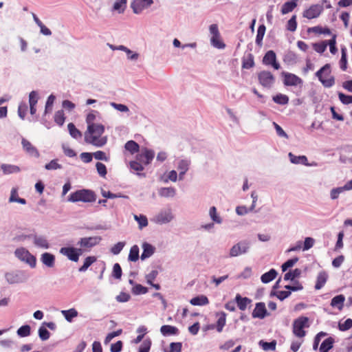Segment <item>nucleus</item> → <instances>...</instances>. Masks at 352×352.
Instances as JSON below:
<instances>
[{"instance_id": "1", "label": "nucleus", "mask_w": 352, "mask_h": 352, "mask_svg": "<svg viewBox=\"0 0 352 352\" xmlns=\"http://www.w3.org/2000/svg\"><path fill=\"white\" fill-rule=\"evenodd\" d=\"M104 132V126L101 124L87 126V129L85 133V142L96 147L103 146L107 142V138L102 136Z\"/></svg>"}, {"instance_id": "2", "label": "nucleus", "mask_w": 352, "mask_h": 352, "mask_svg": "<svg viewBox=\"0 0 352 352\" xmlns=\"http://www.w3.org/2000/svg\"><path fill=\"white\" fill-rule=\"evenodd\" d=\"M96 199V194L94 191L87 189L76 190L70 194L67 201L70 202L82 201L84 203H91Z\"/></svg>"}, {"instance_id": "3", "label": "nucleus", "mask_w": 352, "mask_h": 352, "mask_svg": "<svg viewBox=\"0 0 352 352\" xmlns=\"http://www.w3.org/2000/svg\"><path fill=\"white\" fill-rule=\"evenodd\" d=\"M309 327V318L305 316L299 317L293 322V333L296 337L303 338L306 335L304 328Z\"/></svg>"}, {"instance_id": "4", "label": "nucleus", "mask_w": 352, "mask_h": 352, "mask_svg": "<svg viewBox=\"0 0 352 352\" xmlns=\"http://www.w3.org/2000/svg\"><path fill=\"white\" fill-rule=\"evenodd\" d=\"M330 73L331 71L329 64L324 65L316 73V76L318 78V80L321 82L324 87L329 88L335 84V78L333 76H330L327 79H324L323 78L322 74H324L325 76H329Z\"/></svg>"}, {"instance_id": "5", "label": "nucleus", "mask_w": 352, "mask_h": 352, "mask_svg": "<svg viewBox=\"0 0 352 352\" xmlns=\"http://www.w3.org/2000/svg\"><path fill=\"white\" fill-rule=\"evenodd\" d=\"M210 33L212 34L210 38L211 45L217 49H223L226 47L225 43L221 41L220 33L217 24H212L209 27Z\"/></svg>"}, {"instance_id": "6", "label": "nucleus", "mask_w": 352, "mask_h": 352, "mask_svg": "<svg viewBox=\"0 0 352 352\" xmlns=\"http://www.w3.org/2000/svg\"><path fill=\"white\" fill-rule=\"evenodd\" d=\"M60 253L67 256L72 262H78L79 256L82 254L81 248H75L73 247L61 248Z\"/></svg>"}, {"instance_id": "7", "label": "nucleus", "mask_w": 352, "mask_h": 352, "mask_svg": "<svg viewBox=\"0 0 352 352\" xmlns=\"http://www.w3.org/2000/svg\"><path fill=\"white\" fill-rule=\"evenodd\" d=\"M15 256L22 262L26 264H35L36 258L32 255L30 252L24 248H20L15 250Z\"/></svg>"}, {"instance_id": "8", "label": "nucleus", "mask_w": 352, "mask_h": 352, "mask_svg": "<svg viewBox=\"0 0 352 352\" xmlns=\"http://www.w3.org/2000/svg\"><path fill=\"white\" fill-rule=\"evenodd\" d=\"M174 219V215L171 209L167 208L161 210L154 217V221L158 224H166L170 222Z\"/></svg>"}, {"instance_id": "9", "label": "nucleus", "mask_w": 352, "mask_h": 352, "mask_svg": "<svg viewBox=\"0 0 352 352\" xmlns=\"http://www.w3.org/2000/svg\"><path fill=\"white\" fill-rule=\"evenodd\" d=\"M153 3V0H133L131 8L133 13L140 14L144 9L149 8Z\"/></svg>"}, {"instance_id": "10", "label": "nucleus", "mask_w": 352, "mask_h": 352, "mask_svg": "<svg viewBox=\"0 0 352 352\" xmlns=\"http://www.w3.org/2000/svg\"><path fill=\"white\" fill-rule=\"evenodd\" d=\"M250 246V243L248 241H241L232 246L230 249V255L232 256H237L240 254L246 253Z\"/></svg>"}, {"instance_id": "11", "label": "nucleus", "mask_w": 352, "mask_h": 352, "mask_svg": "<svg viewBox=\"0 0 352 352\" xmlns=\"http://www.w3.org/2000/svg\"><path fill=\"white\" fill-rule=\"evenodd\" d=\"M260 84L267 88H270L274 83V77L271 72L268 71L261 72L258 75Z\"/></svg>"}, {"instance_id": "12", "label": "nucleus", "mask_w": 352, "mask_h": 352, "mask_svg": "<svg viewBox=\"0 0 352 352\" xmlns=\"http://www.w3.org/2000/svg\"><path fill=\"white\" fill-rule=\"evenodd\" d=\"M5 276L9 283L14 284L25 280L28 275L24 272L17 271L6 273Z\"/></svg>"}, {"instance_id": "13", "label": "nucleus", "mask_w": 352, "mask_h": 352, "mask_svg": "<svg viewBox=\"0 0 352 352\" xmlns=\"http://www.w3.org/2000/svg\"><path fill=\"white\" fill-rule=\"evenodd\" d=\"M322 6L318 4L312 5L309 8L307 9L303 12V16L309 19L318 17L322 12Z\"/></svg>"}, {"instance_id": "14", "label": "nucleus", "mask_w": 352, "mask_h": 352, "mask_svg": "<svg viewBox=\"0 0 352 352\" xmlns=\"http://www.w3.org/2000/svg\"><path fill=\"white\" fill-rule=\"evenodd\" d=\"M263 63L266 65H272L275 69L280 68V64L276 62V54L272 50L266 52L263 58Z\"/></svg>"}, {"instance_id": "15", "label": "nucleus", "mask_w": 352, "mask_h": 352, "mask_svg": "<svg viewBox=\"0 0 352 352\" xmlns=\"http://www.w3.org/2000/svg\"><path fill=\"white\" fill-rule=\"evenodd\" d=\"M21 144L23 150L27 154L36 158L39 157L40 154L38 149L32 143L25 138H22Z\"/></svg>"}, {"instance_id": "16", "label": "nucleus", "mask_w": 352, "mask_h": 352, "mask_svg": "<svg viewBox=\"0 0 352 352\" xmlns=\"http://www.w3.org/2000/svg\"><path fill=\"white\" fill-rule=\"evenodd\" d=\"M100 236H91L82 238L78 243L81 248H90L99 243L101 241Z\"/></svg>"}, {"instance_id": "17", "label": "nucleus", "mask_w": 352, "mask_h": 352, "mask_svg": "<svg viewBox=\"0 0 352 352\" xmlns=\"http://www.w3.org/2000/svg\"><path fill=\"white\" fill-rule=\"evenodd\" d=\"M268 315L267 311L264 302H257L252 311V316L254 318L263 319Z\"/></svg>"}, {"instance_id": "18", "label": "nucleus", "mask_w": 352, "mask_h": 352, "mask_svg": "<svg viewBox=\"0 0 352 352\" xmlns=\"http://www.w3.org/2000/svg\"><path fill=\"white\" fill-rule=\"evenodd\" d=\"M155 153L153 150L144 148L142 151L141 154L138 157V160L143 162L144 164H149L154 158Z\"/></svg>"}, {"instance_id": "19", "label": "nucleus", "mask_w": 352, "mask_h": 352, "mask_svg": "<svg viewBox=\"0 0 352 352\" xmlns=\"http://www.w3.org/2000/svg\"><path fill=\"white\" fill-rule=\"evenodd\" d=\"M284 76V84L287 86H296L302 83V79L295 74L285 73Z\"/></svg>"}, {"instance_id": "20", "label": "nucleus", "mask_w": 352, "mask_h": 352, "mask_svg": "<svg viewBox=\"0 0 352 352\" xmlns=\"http://www.w3.org/2000/svg\"><path fill=\"white\" fill-rule=\"evenodd\" d=\"M142 248L143 250L140 256L142 261H144L146 258L151 257L155 252V248L147 242L142 243Z\"/></svg>"}, {"instance_id": "21", "label": "nucleus", "mask_w": 352, "mask_h": 352, "mask_svg": "<svg viewBox=\"0 0 352 352\" xmlns=\"http://www.w3.org/2000/svg\"><path fill=\"white\" fill-rule=\"evenodd\" d=\"M345 297L342 294L336 296L331 299V306L337 308L339 311H342L344 307Z\"/></svg>"}, {"instance_id": "22", "label": "nucleus", "mask_w": 352, "mask_h": 352, "mask_svg": "<svg viewBox=\"0 0 352 352\" xmlns=\"http://www.w3.org/2000/svg\"><path fill=\"white\" fill-rule=\"evenodd\" d=\"M1 168L4 175L17 173L21 171V168L19 166L8 164H2L1 165Z\"/></svg>"}, {"instance_id": "23", "label": "nucleus", "mask_w": 352, "mask_h": 352, "mask_svg": "<svg viewBox=\"0 0 352 352\" xmlns=\"http://www.w3.org/2000/svg\"><path fill=\"white\" fill-rule=\"evenodd\" d=\"M328 277H329V276L325 272H324V271L320 272L317 276L316 283L315 285V289L317 290H319L322 287H323V286L327 283Z\"/></svg>"}, {"instance_id": "24", "label": "nucleus", "mask_w": 352, "mask_h": 352, "mask_svg": "<svg viewBox=\"0 0 352 352\" xmlns=\"http://www.w3.org/2000/svg\"><path fill=\"white\" fill-rule=\"evenodd\" d=\"M160 332L164 336H169L177 335L179 333V329L174 326L163 325L160 328Z\"/></svg>"}, {"instance_id": "25", "label": "nucleus", "mask_w": 352, "mask_h": 352, "mask_svg": "<svg viewBox=\"0 0 352 352\" xmlns=\"http://www.w3.org/2000/svg\"><path fill=\"white\" fill-rule=\"evenodd\" d=\"M190 303L194 306H203L209 303L208 298L204 295H199L192 298L190 300Z\"/></svg>"}, {"instance_id": "26", "label": "nucleus", "mask_w": 352, "mask_h": 352, "mask_svg": "<svg viewBox=\"0 0 352 352\" xmlns=\"http://www.w3.org/2000/svg\"><path fill=\"white\" fill-rule=\"evenodd\" d=\"M235 301L240 310L244 311L246 309L247 306L251 302V300L247 297H241L240 294H236Z\"/></svg>"}, {"instance_id": "27", "label": "nucleus", "mask_w": 352, "mask_h": 352, "mask_svg": "<svg viewBox=\"0 0 352 352\" xmlns=\"http://www.w3.org/2000/svg\"><path fill=\"white\" fill-rule=\"evenodd\" d=\"M159 195L163 197H173L176 195V190L173 187H163L159 189Z\"/></svg>"}, {"instance_id": "28", "label": "nucleus", "mask_w": 352, "mask_h": 352, "mask_svg": "<svg viewBox=\"0 0 352 352\" xmlns=\"http://www.w3.org/2000/svg\"><path fill=\"white\" fill-rule=\"evenodd\" d=\"M61 314L64 316L65 319L69 322H72L73 319L78 315V312L74 308H71L67 310H62Z\"/></svg>"}, {"instance_id": "29", "label": "nucleus", "mask_w": 352, "mask_h": 352, "mask_svg": "<svg viewBox=\"0 0 352 352\" xmlns=\"http://www.w3.org/2000/svg\"><path fill=\"white\" fill-rule=\"evenodd\" d=\"M298 0H292L290 1L285 2L281 8V13L286 14L292 12L297 6Z\"/></svg>"}, {"instance_id": "30", "label": "nucleus", "mask_w": 352, "mask_h": 352, "mask_svg": "<svg viewBox=\"0 0 352 352\" xmlns=\"http://www.w3.org/2000/svg\"><path fill=\"white\" fill-rule=\"evenodd\" d=\"M191 164V161L188 159H180L177 164V168L179 171L188 172Z\"/></svg>"}, {"instance_id": "31", "label": "nucleus", "mask_w": 352, "mask_h": 352, "mask_svg": "<svg viewBox=\"0 0 352 352\" xmlns=\"http://www.w3.org/2000/svg\"><path fill=\"white\" fill-rule=\"evenodd\" d=\"M277 276V272L274 269H271L269 272L263 274L261 280L263 283H268L273 280Z\"/></svg>"}, {"instance_id": "32", "label": "nucleus", "mask_w": 352, "mask_h": 352, "mask_svg": "<svg viewBox=\"0 0 352 352\" xmlns=\"http://www.w3.org/2000/svg\"><path fill=\"white\" fill-rule=\"evenodd\" d=\"M333 342L334 340L331 337L325 339L320 345L319 349L320 352H328L333 348Z\"/></svg>"}, {"instance_id": "33", "label": "nucleus", "mask_w": 352, "mask_h": 352, "mask_svg": "<svg viewBox=\"0 0 352 352\" xmlns=\"http://www.w3.org/2000/svg\"><path fill=\"white\" fill-rule=\"evenodd\" d=\"M289 157L292 163L293 164H302L307 165V158L305 155L296 156L292 153H289Z\"/></svg>"}, {"instance_id": "34", "label": "nucleus", "mask_w": 352, "mask_h": 352, "mask_svg": "<svg viewBox=\"0 0 352 352\" xmlns=\"http://www.w3.org/2000/svg\"><path fill=\"white\" fill-rule=\"evenodd\" d=\"M219 316L216 324V329L218 332H221L223 331V328L226 325V314L224 312H220L218 314Z\"/></svg>"}, {"instance_id": "35", "label": "nucleus", "mask_w": 352, "mask_h": 352, "mask_svg": "<svg viewBox=\"0 0 352 352\" xmlns=\"http://www.w3.org/2000/svg\"><path fill=\"white\" fill-rule=\"evenodd\" d=\"M139 256V247L137 245H134L131 248L128 259L131 262H136Z\"/></svg>"}, {"instance_id": "36", "label": "nucleus", "mask_w": 352, "mask_h": 352, "mask_svg": "<svg viewBox=\"0 0 352 352\" xmlns=\"http://www.w3.org/2000/svg\"><path fill=\"white\" fill-rule=\"evenodd\" d=\"M258 345L264 351H274L276 349V342L275 340H273L270 342H267L263 340H260L258 342Z\"/></svg>"}, {"instance_id": "37", "label": "nucleus", "mask_w": 352, "mask_h": 352, "mask_svg": "<svg viewBox=\"0 0 352 352\" xmlns=\"http://www.w3.org/2000/svg\"><path fill=\"white\" fill-rule=\"evenodd\" d=\"M127 0H117L113 6V10L118 13H123L125 10Z\"/></svg>"}, {"instance_id": "38", "label": "nucleus", "mask_w": 352, "mask_h": 352, "mask_svg": "<svg viewBox=\"0 0 352 352\" xmlns=\"http://www.w3.org/2000/svg\"><path fill=\"white\" fill-rule=\"evenodd\" d=\"M31 328L28 324L23 325L19 327L16 331L17 335L19 337L24 338L28 337L30 335Z\"/></svg>"}, {"instance_id": "39", "label": "nucleus", "mask_w": 352, "mask_h": 352, "mask_svg": "<svg viewBox=\"0 0 352 352\" xmlns=\"http://www.w3.org/2000/svg\"><path fill=\"white\" fill-rule=\"evenodd\" d=\"M209 215L210 219L217 223H222V219L221 217H219L217 212V208L214 206H212L209 210Z\"/></svg>"}, {"instance_id": "40", "label": "nucleus", "mask_w": 352, "mask_h": 352, "mask_svg": "<svg viewBox=\"0 0 352 352\" xmlns=\"http://www.w3.org/2000/svg\"><path fill=\"white\" fill-rule=\"evenodd\" d=\"M133 217L135 220L138 223L139 229L142 230L143 228L148 226V220L146 216L140 214H134Z\"/></svg>"}, {"instance_id": "41", "label": "nucleus", "mask_w": 352, "mask_h": 352, "mask_svg": "<svg viewBox=\"0 0 352 352\" xmlns=\"http://www.w3.org/2000/svg\"><path fill=\"white\" fill-rule=\"evenodd\" d=\"M126 150L131 152L132 154L137 153L139 151V145L133 140L128 141L124 146Z\"/></svg>"}, {"instance_id": "42", "label": "nucleus", "mask_w": 352, "mask_h": 352, "mask_svg": "<svg viewBox=\"0 0 352 352\" xmlns=\"http://www.w3.org/2000/svg\"><path fill=\"white\" fill-rule=\"evenodd\" d=\"M67 128L70 135L76 139L80 138L82 136L81 132L77 129L73 123H69Z\"/></svg>"}, {"instance_id": "43", "label": "nucleus", "mask_w": 352, "mask_h": 352, "mask_svg": "<svg viewBox=\"0 0 352 352\" xmlns=\"http://www.w3.org/2000/svg\"><path fill=\"white\" fill-rule=\"evenodd\" d=\"M34 244L40 248H48V242L46 239L43 236H34Z\"/></svg>"}, {"instance_id": "44", "label": "nucleus", "mask_w": 352, "mask_h": 352, "mask_svg": "<svg viewBox=\"0 0 352 352\" xmlns=\"http://www.w3.org/2000/svg\"><path fill=\"white\" fill-rule=\"evenodd\" d=\"M273 100L279 104H287L289 102V98L286 95L279 94L273 97Z\"/></svg>"}, {"instance_id": "45", "label": "nucleus", "mask_w": 352, "mask_h": 352, "mask_svg": "<svg viewBox=\"0 0 352 352\" xmlns=\"http://www.w3.org/2000/svg\"><path fill=\"white\" fill-rule=\"evenodd\" d=\"M62 165L58 163V160H52L45 165V168L47 170L61 169Z\"/></svg>"}, {"instance_id": "46", "label": "nucleus", "mask_w": 352, "mask_h": 352, "mask_svg": "<svg viewBox=\"0 0 352 352\" xmlns=\"http://www.w3.org/2000/svg\"><path fill=\"white\" fill-rule=\"evenodd\" d=\"M265 26L264 25H259V27L258 28L257 34H256V43L258 45L261 44L263 36L265 35Z\"/></svg>"}, {"instance_id": "47", "label": "nucleus", "mask_w": 352, "mask_h": 352, "mask_svg": "<svg viewBox=\"0 0 352 352\" xmlns=\"http://www.w3.org/2000/svg\"><path fill=\"white\" fill-rule=\"evenodd\" d=\"M342 56L340 60V65L342 70L345 71L347 68V59H346V48L342 47L341 50Z\"/></svg>"}, {"instance_id": "48", "label": "nucleus", "mask_w": 352, "mask_h": 352, "mask_svg": "<svg viewBox=\"0 0 352 352\" xmlns=\"http://www.w3.org/2000/svg\"><path fill=\"white\" fill-rule=\"evenodd\" d=\"M352 328V319L348 318L344 322L338 323V329L341 331H346Z\"/></svg>"}, {"instance_id": "49", "label": "nucleus", "mask_w": 352, "mask_h": 352, "mask_svg": "<svg viewBox=\"0 0 352 352\" xmlns=\"http://www.w3.org/2000/svg\"><path fill=\"white\" fill-rule=\"evenodd\" d=\"M38 336L41 340H47L50 338V333L48 330L42 324L38 329Z\"/></svg>"}, {"instance_id": "50", "label": "nucleus", "mask_w": 352, "mask_h": 352, "mask_svg": "<svg viewBox=\"0 0 352 352\" xmlns=\"http://www.w3.org/2000/svg\"><path fill=\"white\" fill-rule=\"evenodd\" d=\"M173 45L175 47H182V49H185L186 47L195 48L197 47L196 43H190L182 45L181 42L177 38H175L173 40Z\"/></svg>"}, {"instance_id": "51", "label": "nucleus", "mask_w": 352, "mask_h": 352, "mask_svg": "<svg viewBox=\"0 0 352 352\" xmlns=\"http://www.w3.org/2000/svg\"><path fill=\"white\" fill-rule=\"evenodd\" d=\"M309 32H313L317 34H331V32L329 28H322L320 26H315L309 29Z\"/></svg>"}, {"instance_id": "52", "label": "nucleus", "mask_w": 352, "mask_h": 352, "mask_svg": "<svg viewBox=\"0 0 352 352\" xmlns=\"http://www.w3.org/2000/svg\"><path fill=\"white\" fill-rule=\"evenodd\" d=\"M296 28H297L296 16L293 15L287 22V29L290 32H294V31H296Z\"/></svg>"}, {"instance_id": "53", "label": "nucleus", "mask_w": 352, "mask_h": 352, "mask_svg": "<svg viewBox=\"0 0 352 352\" xmlns=\"http://www.w3.org/2000/svg\"><path fill=\"white\" fill-rule=\"evenodd\" d=\"M64 112L63 110L58 111L54 115V121L56 124L61 126L65 122Z\"/></svg>"}, {"instance_id": "54", "label": "nucleus", "mask_w": 352, "mask_h": 352, "mask_svg": "<svg viewBox=\"0 0 352 352\" xmlns=\"http://www.w3.org/2000/svg\"><path fill=\"white\" fill-rule=\"evenodd\" d=\"M122 333V330L121 329H118L117 331L111 332L108 333L104 339V344H107L109 343L113 338L115 337L119 336Z\"/></svg>"}, {"instance_id": "55", "label": "nucleus", "mask_w": 352, "mask_h": 352, "mask_svg": "<svg viewBox=\"0 0 352 352\" xmlns=\"http://www.w3.org/2000/svg\"><path fill=\"white\" fill-rule=\"evenodd\" d=\"M93 157L98 160H102L104 162H108L109 160V157L106 155V153L102 151H98L96 152L92 153Z\"/></svg>"}, {"instance_id": "56", "label": "nucleus", "mask_w": 352, "mask_h": 352, "mask_svg": "<svg viewBox=\"0 0 352 352\" xmlns=\"http://www.w3.org/2000/svg\"><path fill=\"white\" fill-rule=\"evenodd\" d=\"M151 341L149 339L144 340L139 347L138 352H149Z\"/></svg>"}, {"instance_id": "57", "label": "nucleus", "mask_w": 352, "mask_h": 352, "mask_svg": "<svg viewBox=\"0 0 352 352\" xmlns=\"http://www.w3.org/2000/svg\"><path fill=\"white\" fill-rule=\"evenodd\" d=\"M41 261L43 264H53L54 256L50 253L45 252L42 254Z\"/></svg>"}, {"instance_id": "58", "label": "nucleus", "mask_w": 352, "mask_h": 352, "mask_svg": "<svg viewBox=\"0 0 352 352\" xmlns=\"http://www.w3.org/2000/svg\"><path fill=\"white\" fill-rule=\"evenodd\" d=\"M177 179V173L176 170H172L168 172L167 177L164 179H163V182L164 183H168L169 181H171L173 182H175Z\"/></svg>"}, {"instance_id": "59", "label": "nucleus", "mask_w": 352, "mask_h": 352, "mask_svg": "<svg viewBox=\"0 0 352 352\" xmlns=\"http://www.w3.org/2000/svg\"><path fill=\"white\" fill-rule=\"evenodd\" d=\"M344 191H345V189L343 186L333 188L330 192L331 199L333 200L336 199L339 197V195Z\"/></svg>"}, {"instance_id": "60", "label": "nucleus", "mask_w": 352, "mask_h": 352, "mask_svg": "<svg viewBox=\"0 0 352 352\" xmlns=\"http://www.w3.org/2000/svg\"><path fill=\"white\" fill-rule=\"evenodd\" d=\"M125 245L124 242H118L116 244L113 245L111 248V252L113 254H119L122 250L123 249L124 246Z\"/></svg>"}, {"instance_id": "61", "label": "nucleus", "mask_w": 352, "mask_h": 352, "mask_svg": "<svg viewBox=\"0 0 352 352\" xmlns=\"http://www.w3.org/2000/svg\"><path fill=\"white\" fill-rule=\"evenodd\" d=\"M338 97L342 103L344 104H349L352 103V96L345 95L343 93H339Z\"/></svg>"}, {"instance_id": "62", "label": "nucleus", "mask_w": 352, "mask_h": 352, "mask_svg": "<svg viewBox=\"0 0 352 352\" xmlns=\"http://www.w3.org/2000/svg\"><path fill=\"white\" fill-rule=\"evenodd\" d=\"M96 167L98 173L101 177L106 176L107 172L106 166L104 164H102L101 162H97L96 164Z\"/></svg>"}, {"instance_id": "63", "label": "nucleus", "mask_w": 352, "mask_h": 352, "mask_svg": "<svg viewBox=\"0 0 352 352\" xmlns=\"http://www.w3.org/2000/svg\"><path fill=\"white\" fill-rule=\"evenodd\" d=\"M313 46L314 49L317 52L323 53L327 49V43H326V41H324L322 43H314Z\"/></svg>"}, {"instance_id": "64", "label": "nucleus", "mask_w": 352, "mask_h": 352, "mask_svg": "<svg viewBox=\"0 0 352 352\" xmlns=\"http://www.w3.org/2000/svg\"><path fill=\"white\" fill-rule=\"evenodd\" d=\"M182 347V345L181 342H171L170 344V349L165 352H181Z\"/></svg>"}]
</instances>
